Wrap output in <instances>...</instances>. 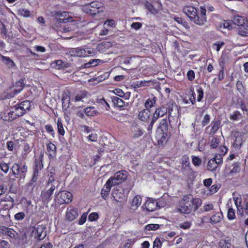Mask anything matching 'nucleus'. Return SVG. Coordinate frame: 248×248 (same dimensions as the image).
I'll list each match as a JSON object with an SVG mask.
<instances>
[{
	"label": "nucleus",
	"instance_id": "nucleus-14",
	"mask_svg": "<svg viewBox=\"0 0 248 248\" xmlns=\"http://www.w3.org/2000/svg\"><path fill=\"white\" fill-rule=\"evenodd\" d=\"M183 12L186 14L191 20L197 15V9L192 6H186L184 7Z\"/></svg>",
	"mask_w": 248,
	"mask_h": 248
},
{
	"label": "nucleus",
	"instance_id": "nucleus-17",
	"mask_svg": "<svg viewBox=\"0 0 248 248\" xmlns=\"http://www.w3.org/2000/svg\"><path fill=\"white\" fill-rule=\"evenodd\" d=\"M55 189V186H52L48 190L43 191L41 193V197L44 202H48L50 200V197Z\"/></svg>",
	"mask_w": 248,
	"mask_h": 248
},
{
	"label": "nucleus",
	"instance_id": "nucleus-36",
	"mask_svg": "<svg viewBox=\"0 0 248 248\" xmlns=\"http://www.w3.org/2000/svg\"><path fill=\"white\" fill-rule=\"evenodd\" d=\"M191 21L194 23L199 26H202L204 24L206 21V19L204 17H202L199 16L198 14L193 18Z\"/></svg>",
	"mask_w": 248,
	"mask_h": 248
},
{
	"label": "nucleus",
	"instance_id": "nucleus-26",
	"mask_svg": "<svg viewBox=\"0 0 248 248\" xmlns=\"http://www.w3.org/2000/svg\"><path fill=\"white\" fill-rule=\"evenodd\" d=\"M219 248H230L231 247V239L229 237H226L224 239H221L218 244Z\"/></svg>",
	"mask_w": 248,
	"mask_h": 248
},
{
	"label": "nucleus",
	"instance_id": "nucleus-49",
	"mask_svg": "<svg viewBox=\"0 0 248 248\" xmlns=\"http://www.w3.org/2000/svg\"><path fill=\"white\" fill-rule=\"evenodd\" d=\"M227 217L229 220H232L235 217V210L232 208H229L228 211Z\"/></svg>",
	"mask_w": 248,
	"mask_h": 248
},
{
	"label": "nucleus",
	"instance_id": "nucleus-39",
	"mask_svg": "<svg viewBox=\"0 0 248 248\" xmlns=\"http://www.w3.org/2000/svg\"><path fill=\"white\" fill-rule=\"evenodd\" d=\"M218 166L217 162L213 160V158L211 159L208 162L207 168L210 171L215 170L217 168Z\"/></svg>",
	"mask_w": 248,
	"mask_h": 248
},
{
	"label": "nucleus",
	"instance_id": "nucleus-29",
	"mask_svg": "<svg viewBox=\"0 0 248 248\" xmlns=\"http://www.w3.org/2000/svg\"><path fill=\"white\" fill-rule=\"evenodd\" d=\"M223 218V215L221 212H217L215 213L210 217L211 222L213 224L219 222Z\"/></svg>",
	"mask_w": 248,
	"mask_h": 248
},
{
	"label": "nucleus",
	"instance_id": "nucleus-23",
	"mask_svg": "<svg viewBox=\"0 0 248 248\" xmlns=\"http://www.w3.org/2000/svg\"><path fill=\"white\" fill-rule=\"evenodd\" d=\"M47 154L51 158H53L56 155V147L54 144L50 142L46 146Z\"/></svg>",
	"mask_w": 248,
	"mask_h": 248
},
{
	"label": "nucleus",
	"instance_id": "nucleus-50",
	"mask_svg": "<svg viewBox=\"0 0 248 248\" xmlns=\"http://www.w3.org/2000/svg\"><path fill=\"white\" fill-rule=\"evenodd\" d=\"M224 45V43L222 41H218L213 45V48L216 50L217 52H218L220 48Z\"/></svg>",
	"mask_w": 248,
	"mask_h": 248
},
{
	"label": "nucleus",
	"instance_id": "nucleus-15",
	"mask_svg": "<svg viewBox=\"0 0 248 248\" xmlns=\"http://www.w3.org/2000/svg\"><path fill=\"white\" fill-rule=\"evenodd\" d=\"M113 186L110 183L109 180H107L106 184L104 185L101 189V195L102 198L106 199L108 197L109 193L110 191L111 188Z\"/></svg>",
	"mask_w": 248,
	"mask_h": 248
},
{
	"label": "nucleus",
	"instance_id": "nucleus-22",
	"mask_svg": "<svg viewBox=\"0 0 248 248\" xmlns=\"http://www.w3.org/2000/svg\"><path fill=\"white\" fill-rule=\"evenodd\" d=\"M150 115V111L147 109H143L140 111L138 115L139 118L142 122H147Z\"/></svg>",
	"mask_w": 248,
	"mask_h": 248
},
{
	"label": "nucleus",
	"instance_id": "nucleus-31",
	"mask_svg": "<svg viewBox=\"0 0 248 248\" xmlns=\"http://www.w3.org/2000/svg\"><path fill=\"white\" fill-rule=\"evenodd\" d=\"M190 202H191L193 210H196L202 204V200L200 198L193 199L191 195Z\"/></svg>",
	"mask_w": 248,
	"mask_h": 248
},
{
	"label": "nucleus",
	"instance_id": "nucleus-58",
	"mask_svg": "<svg viewBox=\"0 0 248 248\" xmlns=\"http://www.w3.org/2000/svg\"><path fill=\"white\" fill-rule=\"evenodd\" d=\"M162 242L159 238H156L154 242L153 245V248H161Z\"/></svg>",
	"mask_w": 248,
	"mask_h": 248
},
{
	"label": "nucleus",
	"instance_id": "nucleus-30",
	"mask_svg": "<svg viewBox=\"0 0 248 248\" xmlns=\"http://www.w3.org/2000/svg\"><path fill=\"white\" fill-rule=\"evenodd\" d=\"M1 60L9 68H13L16 66V64L14 62L8 57L1 56Z\"/></svg>",
	"mask_w": 248,
	"mask_h": 248
},
{
	"label": "nucleus",
	"instance_id": "nucleus-16",
	"mask_svg": "<svg viewBox=\"0 0 248 248\" xmlns=\"http://www.w3.org/2000/svg\"><path fill=\"white\" fill-rule=\"evenodd\" d=\"M145 206L148 211L153 212L157 208L158 203L156 201L149 199L145 203Z\"/></svg>",
	"mask_w": 248,
	"mask_h": 248
},
{
	"label": "nucleus",
	"instance_id": "nucleus-51",
	"mask_svg": "<svg viewBox=\"0 0 248 248\" xmlns=\"http://www.w3.org/2000/svg\"><path fill=\"white\" fill-rule=\"evenodd\" d=\"M197 94V101L200 102L203 96V90L201 87H199L196 90Z\"/></svg>",
	"mask_w": 248,
	"mask_h": 248
},
{
	"label": "nucleus",
	"instance_id": "nucleus-3",
	"mask_svg": "<svg viewBox=\"0 0 248 248\" xmlns=\"http://www.w3.org/2000/svg\"><path fill=\"white\" fill-rule=\"evenodd\" d=\"M72 56L85 57L92 56L94 55V51L93 48L89 47H78L73 48L70 51Z\"/></svg>",
	"mask_w": 248,
	"mask_h": 248
},
{
	"label": "nucleus",
	"instance_id": "nucleus-20",
	"mask_svg": "<svg viewBox=\"0 0 248 248\" xmlns=\"http://www.w3.org/2000/svg\"><path fill=\"white\" fill-rule=\"evenodd\" d=\"M87 92L85 91H81L78 94H77L74 97L71 98V101L77 102H84V99L87 97Z\"/></svg>",
	"mask_w": 248,
	"mask_h": 248
},
{
	"label": "nucleus",
	"instance_id": "nucleus-41",
	"mask_svg": "<svg viewBox=\"0 0 248 248\" xmlns=\"http://www.w3.org/2000/svg\"><path fill=\"white\" fill-rule=\"evenodd\" d=\"M220 143V138L215 137L212 138L210 142V146L212 148H217Z\"/></svg>",
	"mask_w": 248,
	"mask_h": 248
},
{
	"label": "nucleus",
	"instance_id": "nucleus-40",
	"mask_svg": "<svg viewBox=\"0 0 248 248\" xmlns=\"http://www.w3.org/2000/svg\"><path fill=\"white\" fill-rule=\"evenodd\" d=\"M112 101L114 104L118 107L122 108L124 106V102L122 99L118 97H113Z\"/></svg>",
	"mask_w": 248,
	"mask_h": 248
},
{
	"label": "nucleus",
	"instance_id": "nucleus-4",
	"mask_svg": "<svg viewBox=\"0 0 248 248\" xmlns=\"http://www.w3.org/2000/svg\"><path fill=\"white\" fill-rule=\"evenodd\" d=\"M191 195H184L180 202L178 211L182 213L189 214L192 210L191 202H190Z\"/></svg>",
	"mask_w": 248,
	"mask_h": 248
},
{
	"label": "nucleus",
	"instance_id": "nucleus-7",
	"mask_svg": "<svg viewBox=\"0 0 248 248\" xmlns=\"http://www.w3.org/2000/svg\"><path fill=\"white\" fill-rule=\"evenodd\" d=\"M72 194L71 193L66 191L59 192L56 195L55 200L60 204L68 203L72 201Z\"/></svg>",
	"mask_w": 248,
	"mask_h": 248
},
{
	"label": "nucleus",
	"instance_id": "nucleus-33",
	"mask_svg": "<svg viewBox=\"0 0 248 248\" xmlns=\"http://www.w3.org/2000/svg\"><path fill=\"white\" fill-rule=\"evenodd\" d=\"M156 97L155 96H154L152 98L147 99L146 100L144 104V106L146 108V109L149 110L150 108L153 107L156 103Z\"/></svg>",
	"mask_w": 248,
	"mask_h": 248
},
{
	"label": "nucleus",
	"instance_id": "nucleus-10",
	"mask_svg": "<svg viewBox=\"0 0 248 248\" xmlns=\"http://www.w3.org/2000/svg\"><path fill=\"white\" fill-rule=\"evenodd\" d=\"M32 233L34 235V237L38 240L44 239L46 235L45 226L43 224H38L34 228Z\"/></svg>",
	"mask_w": 248,
	"mask_h": 248
},
{
	"label": "nucleus",
	"instance_id": "nucleus-1",
	"mask_svg": "<svg viewBox=\"0 0 248 248\" xmlns=\"http://www.w3.org/2000/svg\"><path fill=\"white\" fill-rule=\"evenodd\" d=\"M31 103L28 100H25L20 104L12 107L7 113L8 121H13L18 117L22 116L29 110L31 107Z\"/></svg>",
	"mask_w": 248,
	"mask_h": 248
},
{
	"label": "nucleus",
	"instance_id": "nucleus-45",
	"mask_svg": "<svg viewBox=\"0 0 248 248\" xmlns=\"http://www.w3.org/2000/svg\"><path fill=\"white\" fill-rule=\"evenodd\" d=\"M159 227V225L157 224H150L145 226V230L149 231L151 230H156Z\"/></svg>",
	"mask_w": 248,
	"mask_h": 248
},
{
	"label": "nucleus",
	"instance_id": "nucleus-6",
	"mask_svg": "<svg viewBox=\"0 0 248 248\" xmlns=\"http://www.w3.org/2000/svg\"><path fill=\"white\" fill-rule=\"evenodd\" d=\"M241 170L240 163L228 164L226 166L224 173L226 176H233L238 173Z\"/></svg>",
	"mask_w": 248,
	"mask_h": 248
},
{
	"label": "nucleus",
	"instance_id": "nucleus-38",
	"mask_svg": "<svg viewBox=\"0 0 248 248\" xmlns=\"http://www.w3.org/2000/svg\"><path fill=\"white\" fill-rule=\"evenodd\" d=\"M53 66L57 69H61L67 67V63L64 62L62 60H57L53 62Z\"/></svg>",
	"mask_w": 248,
	"mask_h": 248
},
{
	"label": "nucleus",
	"instance_id": "nucleus-62",
	"mask_svg": "<svg viewBox=\"0 0 248 248\" xmlns=\"http://www.w3.org/2000/svg\"><path fill=\"white\" fill-rule=\"evenodd\" d=\"M222 26L224 29L230 30L232 28V21H225L222 24Z\"/></svg>",
	"mask_w": 248,
	"mask_h": 248
},
{
	"label": "nucleus",
	"instance_id": "nucleus-53",
	"mask_svg": "<svg viewBox=\"0 0 248 248\" xmlns=\"http://www.w3.org/2000/svg\"><path fill=\"white\" fill-rule=\"evenodd\" d=\"M192 163L195 166H199L202 163V160L198 156H192Z\"/></svg>",
	"mask_w": 248,
	"mask_h": 248
},
{
	"label": "nucleus",
	"instance_id": "nucleus-9",
	"mask_svg": "<svg viewBox=\"0 0 248 248\" xmlns=\"http://www.w3.org/2000/svg\"><path fill=\"white\" fill-rule=\"evenodd\" d=\"M11 169L13 175L16 178L19 177L21 178H25L26 173L27 171V168L25 165L20 167L17 163H15Z\"/></svg>",
	"mask_w": 248,
	"mask_h": 248
},
{
	"label": "nucleus",
	"instance_id": "nucleus-5",
	"mask_svg": "<svg viewBox=\"0 0 248 248\" xmlns=\"http://www.w3.org/2000/svg\"><path fill=\"white\" fill-rule=\"evenodd\" d=\"M128 172L125 170H121L116 172L113 177H110L108 180L115 186L119 185L124 181L127 177Z\"/></svg>",
	"mask_w": 248,
	"mask_h": 248
},
{
	"label": "nucleus",
	"instance_id": "nucleus-55",
	"mask_svg": "<svg viewBox=\"0 0 248 248\" xmlns=\"http://www.w3.org/2000/svg\"><path fill=\"white\" fill-rule=\"evenodd\" d=\"M87 138L89 141L94 142L97 140V135L95 132H92Z\"/></svg>",
	"mask_w": 248,
	"mask_h": 248
},
{
	"label": "nucleus",
	"instance_id": "nucleus-27",
	"mask_svg": "<svg viewBox=\"0 0 248 248\" xmlns=\"http://www.w3.org/2000/svg\"><path fill=\"white\" fill-rule=\"evenodd\" d=\"M70 100H71V98H70L69 95L65 93L63 94L62 97V108L65 110H66L70 107Z\"/></svg>",
	"mask_w": 248,
	"mask_h": 248
},
{
	"label": "nucleus",
	"instance_id": "nucleus-2",
	"mask_svg": "<svg viewBox=\"0 0 248 248\" xmlns=\"http://www.w3.org/2000/svg\"><path fill=\"white\" fill-rule=\"evenodd\" d=\"M82 10L87 14L95 15L96 14L103 12L102 4L98 1L92 2L83 5Z\"/></svg>",
	"mask_w": 248,
	"mask_h": 248
},
{
	"label": "nucleus",
	"instance_id": "nucleus-13",
	"mask_svg": "<svg viewBox=\"0 0 248 248\" xmlns=\"http://www.w3.org/2000/svg\"><path fill=\"white\" fill-rule=\"evenodd\" d=\"M78 216L77 210L72 207H70L67 208L66 212V218L70 221L75 220Z\"/></svg>",
	"mask_w": 248,
	"mask_h": 248
},
{
	"label": "nucleus",
	"instance_id": "nucleus-43",
	"mask_svg": "<svg viewBox=\"0 0 248 248\" xmlns=\"http://www.w3.org/2000/svg\"><path fill=\"white\" fill-rule=\"evenodd\" d=\"M18 13L21 16L28 17L30 16V12L28 9L21 8L18 10Z\"/></svg>",
	"mask_w": 248,
	"mask_h": 248
},
{
	"label": "nucleus",
	"instance_id": "nucleus-59",
	"mask_svg": "<svg viewBox=\"0 0 248 248\" xmlns=\"http://www.w3.org/2000/svg\"><path fill=\"white\" fill-rule=\"evenodd\" d=\"M25 217V213L23 212L16 213L15 215V218L16 220H20L23 219Z\"/></svg>",
	"mask_w": 248,
	"mask_h": 248
},
{
	"label": "nucleus",
	"instance_id": "nucleus-42",
	"mask_svg": "<svg viewBox=\"0 0 248 248\" xmlns=\"http://www.w3.org/2000/svg\"><path fill=\"white\" fill-rule=\"evenodd\" d=\"M31 151L30 146L28 143H25L23 147V151L22 152V155L23 157L25 158L27 154H28Z\"/></svg>",
	"mask_w": 248,
	"mask_h": 248
},
{
	"label": "nucleus",
	"instance_id": "nucleus-64",
	"mask_svg": "<svg viewBox=\"0 0 248 248\" xmlns=\"http://www.w3.org/2000/svg\"><path fill=\"white\" fill-rule=\"evenodd\" d=\"M98 218V215L96 212H93L90 214L88 218L90 221H94Z\"/></svg>",
	"mask_w": 248,
	"mask_h": 248
},
{
	"label": "nucleus",
	"instance_id": "nucleus-19",
	"mask_svg": "<svg viewBox=\"0 0 248 248\" xmlns=\"http://www.w3.org/2000/svg\"><path fill=\"white\" fill-rule=\"evenodd\" d=\"M143 134V131L138 125L133 126L132 128V138L135 139H138Z\"/></svg>",
	"mask_w": 248,
	"mask_h": 248
},
{
	"label": "nucleus",
	"instance_id": "nucleus-35",
	"mask_svg": "<svg viewBox=\"0 0 248 248\" xmlns=\"http://www.w3.org/2000/svg\"><path fill=\"white\" fill-rule=\"evenodd\" d=\"M84 112L88 116H93L98 113L97 110L94 107H87L84 109Z\"/></svg>",
	"mask_w": 248,
	"mask_h": 248
},
{
	"label": "nucleus",
	"instance_id": "nucleus-48",
	"mask_svg": "<svg viewBox=\"0 0 248 248\" xmlns=\"http://www.w3.org/2000/svg\"><path fill=\"white\" fill-rule=\"evenodd\" d=\"M220 125V122L219 121H215L213 123L211 132L215 134L219 129Z\"/></svg>",
	"mask_w": 248,
	"mask_h": 248
},
{
	"label": "nucleus",
	"instance_id": "nucleus-18",
	"mask_svg": "<svg viewBox=\"0 0 248 248\" xmlns=\"http://www.w3.org/2000/svg\"><path fill=\"white\" fill-rule=\"evenodd\" d=\"M1 231L11 238L17 239L19 237V234L12 228L2 227Z\"/></svg>",
	"mask_w": 248,
	"mask_h": 248
},
{
	"label": "nucleus",
	"instance_id": "nucleus-46",
	"mask_svg": "<svg viewBox=\"0 0 248 248\" xmlns=\"http://www.w3.org/2000/svg\"><path fill=\"white\" fill-rule=\"evenodd\" d=\"M114 118L117 121L123 122L125 121V116L121 113H116L114 115Z\"/></svg>",
	"mask_w": 248,
	"mask_h": 248
},
{
	"label": "nucleus",
	"instance_id": "nucleus-21",
	"mask_svg": "<svg viewBox=\"0 0 248 248\" xmlns=\"http://www.w3.org/2000/svg\"><path fill=\"white\" fill-rule=\"evenodd\" d=\"M142 202V198L140 195L135 196L131 203V208L133 210L137 209L141 204Z\"/></svg>",
	"mask_w": 248,
	"mask_h": 248
},
{
	"label": "nucleus",
	"instance_id": "nucleus-8",
	"mask_svg": "<svg viewBox=\"0 0 248 248\" xmlns=\"http://www.w3.org/2000/svg\"><path fill=\"white\" fill-rule=\"evenodd\" d=\"M112 195L114 200L117 202H123L126 201L127 196L122 187H119L114 189Z\"/></svg>",
	"mask_w": 248,
	"mask_h": 248
},
{
	"label": "nucleus",
	"instance_id": "nucleus-57",
	"mask_svg": "<svg viewBox=\"0 0 248 248\" xmlns=\"http://www.w3.org/2000/svg\"><path fill=\"white\" fill-rule=\"evenodd\" d=\"M213 160H215L217 166H218L223 161L222 155L217 154L216 155L214 158H213Z\"/></svg>",
	"mask_w": 248,
	"mask_h": 248
},
{
	"label": "nucleus",
	"instance_id": "nucleus-25",
	"mask_svg": "<svg viewBox=\"0 0 248 248\" xmlns=\"http://www.w3.org/2000/svg\"><path fill=\"white\" fill-rule=\"evenodd\" d=\"M187 169L190 171H192V170L190 168V162L189 161V158L187 156H184L182 158V171L184 172L186 169Z\"/></svg>",
	"mask_w": 248,
	"mask_h": 248
},
{
	"label": "nucleus",
	"instance_id": "nucleus-12",
	"mask_svg": "<svg viewBox=\"0 0 248 248\" xmlns=\"http://www.w3.org/2000/svg\"><path fill=\"white\" fill-rule=\"evenodd\" d=\"M168 108L164 106L159 107L156 108L153 114V118L157 121L159 118L167 115Z\"/></svg>",
	"mask_w": 248,
	"mask_h": 248
},
{
	"label": "nucleus",
	"instance_id": "nucleus-47",
	"mask_svg": "<svg viewBox=\"0 0 248 248\" xmlns=\"http://www.w3.org/2000/svg\"><path fill=\"white\" fill-rule=\"evenodd\" d=\"M145 5L146 8L152 14H156L157 13V10L154 7L153 5L149 2H146Z\"/></svg>",
	"mask_w": 248,
	"mask_h": 248
},
{
	"label": "nucleus",
	"instance_id": "nucleus-28",
	"mask_svg": "<svg viewBox=\"0 0 248 248\" xmlns=\"http://www.w3.org/2000/svg\"><path fill=\"white\" fill-rule=\"evenodd\" d=\"M168 121H169V120L167 117L159 121V126L157 128L158 129H160L163 133L164 131H167L168 130Z\"/></svg>",
	"mask_w": 248,
	"mask_h": 248
},
{
	"label": "nucleus",
	"instance_id": "nucleus-54",
	"mask_svg": "<svg viewBox=\"0 0 248 248\" xmlns=\"http://www.w3.org/2000/svg\"><path fill=\"white\" fill-rule=\"evenodd\" d=\"M191 226V223L189 221H186L183 223L180 224L179 227L184 230L189 229Z\"/></svg>",
	"mask_w": 248,
	"mask_h": 248
},
{
	"label": "nucleus",
	"instance_id": "nucleus-63",
	"mask_svg": "<svg viewBox=\"0 0 248 248\" xmlns=\"http://www.w3.org/2000/svg\"><path fill=\"white\" fill-rule=\"evenodd\" d=\"M188 79L192 81L195 78V72L193 70H189L187 73Z\"/></svg>",
	"mask_w": 248,
	"mask_h": 248
},
{
	"label": "nucleus",
	"instance_id": "nucleus-34",
	"mask_svg": "<svg viewBox=\"0 0 248 248\" xmlns=\"http://www.w3.org/2000/svg\"><path fill=\"white\" fill-rule=\"evenodd\" d=\"M239 32L242 36H248V19L246 20L243 26L240 28Z\"/></svg>",
	"mask_w": 248,
	"mask_h": 248
},
{
	"label": "nucleus",
	"instance_id": "nucleus-52",
	"mask_svg": "<svg viewBox=\"0 0 248 248\" xmlns=\"http://www.w3.org/2000/svg\"><path fill=\"white\" fill-rule=\"evenodd\" d=\"M236 88L238 91L242 94L245 92V86L242 82L240 81H238L236 83Z\"/></svg>",
	"mask_w": 248,
	"mask_h": 248
},
{
	"label": "nucleus",
	"instance_id": "nucleus-61",
	"mask_svg": "<svg viewBox=\"0 0 248 248\" xmlns=\"http://www.w3.org/2000/svg\"><path fill=\"white\" fill-rule=\"evenodd\" d=\"M228 149L226 146H220L219 147V153L218 154L221 155H224L227 152Z\"/></svg>",
	"mask_w": 248,
	"mask_h": 248
},
{
	"label": "nucleus",
	"instance_id": "nucleus-32",
	"mask_svg": "<svg viewBox=\"0 0 248 248\" xmlns=\"http://www.w3.org/2000/svg\"><path fill=\"white\" fill-rule=\"evenodd\" d=\"M246 20L243 16H237L234 17L233 22L234 24L240 26V28H242Z\"/></svg>",
	"mask_w": 248,
	"mask_h": 248
},
{
	"label": "nucleus",
	"instance_id": "nucleus-37",
	"mask_svg": "<svg viewBox=\"0 0 248 248\" xmlns=\"http://www.w3.org/2000/svg\"><path fill=\"white\" fill-rule=\"evenodd\" d=\"M55 15L57 18H59L60 22L68 21V13L66 12H57Z\"/></svg>",
	"mask_w": 248,
	"mask_h": 248
},
{
	"label": "nucleus",
	"instance_id": "nucleus-60",
	"mask_svg": "<svg viewBox=\"0 0 248 248\" xmlns=\"http://www.w3.org/2000/svg\"><path fill=\"white\" fill-rule=\"evenodd\" d=\"M210 122V116L208 114H206L202 120V126H204L207 125Z\"/></svg>",
	"mask_w": 248,
	"mask_h": 248
},
{
	"label": "nucleus",
	"instance_id": "nucleus-11",
	"mask_svg": "<svg viewBox=\"0 0 248 248\" xmlns=\"http://www.w3.org/2000/svg\"><path fill=\"white\" fill-rule=\"evenodd\" d=\"M24 87V84L23 80H20L16 82L9 93L10 97H14L16 94L19 93L23 90Z\"/></svg>",
	"mask_w": 248,
	"mask_h": 248
},
{
	"label": "nucleus",
	"instance_id": "nucleus-44",
	"mask_svg": "<svg viewBox=\"0 0 248 248\" xmlns=\"http://www.w3.org/2000/svg\"><path fill=\"white\" fill-rule=\"evenodd\" d=\"M57 128L58 131L60 134L62 136L64 135L65 131L64 130L62 123L60 119H58L57 121Z\"/></svg>",
	"mask_w": 248,
	"mask_h": 248
},
{
	"label": "nucleus",
	"instance_id": "nucleus-24",
	"mask_svg": "<svg viewBox=\"0 0 248 248\" xmlns=\"http://www.w3.org/2000/svg\"><path fill=\"white\" fill-rule=\"evenodd\" d=\"M233 199L234 201V203L237 208V210H238L239 212H242V200L240 195H235L233 194Z\"/></svg>",
	"mask_w": 248,
	"mask_h": 248
},
{
	"label": "nucleus",
	"instance_id": "nucleus-56",
	"mask_svg": "<svg viewBox=\"0 0 248 248\" xmlns=\"http://www.w3.org/2000/svg\"><path fill=\"white\" fill-rule=\"evenodd\" d=\"M0 168L1 170L5 173H7L9 170L8 165L4 162H2L0 163Z\"/></svg>",
	"mask_w": 248,
	"mask_h": 248
}]
</instances>
